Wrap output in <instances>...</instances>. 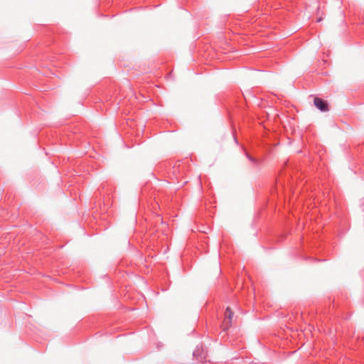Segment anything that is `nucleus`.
I'll list each match as a JSON object with an SVG mask.
<instances>
[{
	"instance_id": "2",
	"label": "nucleus",
	"mask_w": 364,
	"mask_h": 364,
	"mask_svg": "<svg viewBox=\"0 0 364 364\" xmlns=\"http://www.w3.org/2000/svg\"><path fill=\"white\" fill-rule=\"evenodd\" d=\"M233 316H234L233 311L231 310V309L230 307H228L226 309L225 320L224 321V325L225 326L226 328H228L230 326H231Z\"/></svg>"
},
{
	"instance_id": "4",
	"label": "nucleus",
	"mask_w": 364,
	"mask_h": 364,
	"mask_svg": "<svg viewBox=\"0 0 364 364\" xmlns=\"http://www.w3.org/2000/svg\"><path fill=\"white\" fill-rule=\"evenodd\" d=\"M322 20H323V18H318L317 19V21H318V22H320V21H321Z\"/></svg>"
},
{
	"instance_id": "1",
	"label": "nucleus",
	"mask_w": 364,
	"mask_h": 364,
	"mask_svg": "<svg viewBox=\"0 0 364 364\" xmlns=\"http://www.w3.org/2000/svg\"><path fill=\"white\" fill-rule=\"evenodd\" d=\"M314 104L321 112L328 111V103L319 97L314 98Z\"/></svg>"
},
{
	"instance_id": "3",
	"label": "nucleus",
	"mask_w": 364,
	"mask_h": 364,
	"mask_svg": "<svg viewBox=\"0 0 364 364\" xmlns=\"http://www.w3.org/2000/svg\"><path fill=\"white\" fill-rule=\"evenodd\" d=\"M197 359L200 362H203V361H205L206 360V356L205 355H200V356L197 355Z\"/></svg>"
}]
</instances>
